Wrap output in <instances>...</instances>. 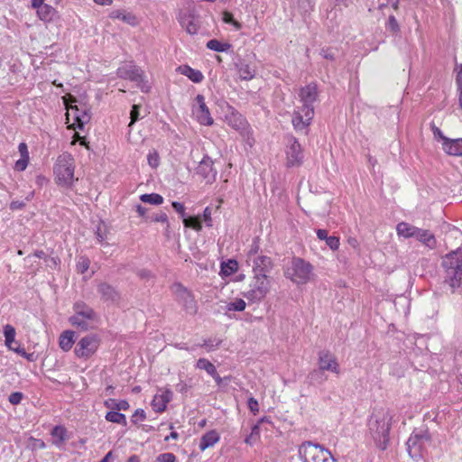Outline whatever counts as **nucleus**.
I'll return each mask as SVG.
<instances>
[{
	"mask_svg": "<svg viewBox=\"0 0 462 462\" xmlns=\"http://www.w3.org/2000/svg\"><path fill=\"white\" fill-rule=\"evenodd\" d=\"M300 107H297L292 116V125L295 130L302 131L308 128L314 116L313 104L318 97L316 84H309L300 90Z\"/></svg>",
	"mask_w": 462,
	"mask_h": 462,
	"instance_id": "1",
	"label": "nucleus"
},
{
	"mask_svg": "<svg viewBox=\"0 0 462 462\" xmlns=\"http://www.w3.org/2000/svg\"><path fill=\"white\" fill-rule=\"evenodd\" d=\"M394 413L386 408L375 409L368 421L369 434L381 449H385L386 442L393 421Z\"/></svg>",
	"mask_w": 462,
	"mask_h": 462,
	"instance_id": "2",
	"label": "nucleus"
},
{
	"mask_svg": "<svg viewBox=\"0 0 462 462\" xmlns=\"http://www.w3.org/2000/svg\"><path fill=\"white\" fill-rule=\"evenodd\" d=\"M55 182L61 187L69 188L78 180L75 178V161L69 153H62L53 168Z\"/></svg>",
	"mask_w": 462,
	"mask_h": 462,
	"instance_id": "3",
	"label": "nucleus"
},
{
	"mask_svg": "<svg viewBox=\"0 0 462 462\" xmlns=\"http://www.w3.org/2000/svg\"><path fill=\"white\" fill-rule=\"evenodd\" d=\"M311 263L302 258H293L284 270V276L297 285L310 282L314 276Z\"/></svg>",
	"mask_w": 462,
	"mask_h": 462,
	"instance_id": "4",
	"label": "nucleus"
},
{
	"mask_svg": "<svg viewBox=\"0 0 462 462\" xmlns=\"http://www.w3.org/2000/svg\"><path fill=\"white\" fill-rule=\"evenodd\" d=\"M272 280L265 273L254 274L248 284V289L242 294L250 303H260L269 294Z\"/></svg>",
	"mask_w": 462,
	"mask_h": 462,
	"instance_id": "5",
	"label": "nucleus"
},
{
	"mask_svg": "<svg viewBox=\"0 0 462 462\" xmlns=\"http://www.w3.org/2000/svg\"><path fill=\"white\" fill-rule=\"evenodd\" d=\"M63 101L67 109L66 119L69 127L82 129L91 118L88 107L86 105H74L76 99L72 96L64 97Z\"/></svg>",
	"mask_w": 462,
	"mask_h": 462,
	"instance_id": "6",
	"label": "nucleus"
},
{
	"mask_svg": "<svg viewBox=\"0 0 462 462\" xmlns=\"http://www.w3.org/2000/svg\"><path fill=\"white\" fill-rule=\"evenodd\" d=\"M74 314L69 318V323L78 328L87 330L97 325L96 314L84 302H76L73 306Z\"/></svg>",
	"mask_w": 462,
	"mask_h": 462,
	"instance_id": "7",
	"label": "nucleus"
},
{
	"mask_svg": "<svg viewBox=\"0 0 462 462\" xmlns=\"http://www.w3.org/2000/svg\"><path fill=\"white\" fill-rule=\"evenodd\" d=\"M303 462H336L330 451L319 444L305 442L299 448Z\"/></svg>",
	"mask_w": 462,
	"mask_h": 462,
	"instance_id": "8",
	"label": "nucleus"
},
{
	"mask_svg": "<svg viewBox=\"0 0 462 462\" xmlns=\"http://www.w3.org/2000/svg\"><path fill=\"white\" fill-rule=\"evenodd\" d=\"M117 76L121 79L135 82L138 88L144 93H148L151 90V84L147 80L143 71L133 61L123 63L117 69Z\"/></svg>",
	"mask_w": 462,
	"mask_h": 462,
	"instance_id": "9",
	"label": "nucleus"
},
{
	"mask_svg": "<svg viewBox=\"0 0 462 462\" xmlns=\"http://www.w3.org/2000/svg\"><path fill=\"white\" fill-rule=\"evenodd\" d=\"M225 122L237 131L245 139H246L250 146L253 145L254 140L252 136V130L246 119L233 106H228L226 114L225 115Z\"/></svg>",
	"mask_w": 462,
	"mask_h": 462,
	"instance_id": "10",
	"label": "nucleus"
},
{
	"mask_svg": "<svg viewBox=\"0 0 462 462\" xmlns=\"http://www.w3.org/2000/svg\"><path fill=\"white\" fill-rule=\"evenodd\" d=\"M191 116L202 126H211L214 125V118L206 103L205 97L198 94L191 104Z\"/></svg>",
	"mask_w": 462,
	"mask_h": 462,
	"instance_id": "11",
	"label": "nucleus"
},
{
	"mask_svg": "<svg viewBox=\"0 0 462 462\" xmlns=\"http://www.w3.org/2000/svg\"><path fill=\"white\" fill-rule=\"evenodd\" d=\"M434 140L438 142L442 150L451 156H462V138L450 139L446 137L437 126L432 127Z\"/></svg>",
	"mask_w": 462,
	"mask_h": 462,
	"instance_id": "12",
	"label": "nucleus"
},
{
	"mask_svg": "<svg viewBox=\"0 0 462 462\" xmlns=\"http://www.w3.org/2000/svg\"><path fill=\"white\" fill-rule=\"evenodd\" d=\"M99 345L100 339L97 336L88 335L77 343L74 353L79 358L88 359L97 351Z\"/></svg>",
	"mask_w": 462,
	"mask_h": 462,
	"instance_id": "13",
	"label": "nucleus"
},
{
	"mask_svg": "<svg viewBox=\"0 0 462 462\" xmlns=\"http://www.w3.org/2000/svg\"><path fill=\"white\" fill-rule=\"evenodd\" d=\"M286 165L288 167L300 166L303 162V152L300 144L296 138L290 136L287 138L286 147Z\"/></svg>",
	"mask_w": 462,
	"mask_h": 462,
	"instance_id": "14",
	"label": "nucleus"
},
{
	"mask_svg": "<svg viewBox=\"0 0 462 462\" xmlns=\"http://www.w3.org/2000/svg\"><path fill=\"white\" fill-rule=\"evenodd\" d=\"M429 441L430 439L427 433L413 432L407 441V449L411 457L413 459L421 457L425 446Z\"/></svg>",
	"mask_w": 462,
	"mask_h": 462,
	"instance_id": "15",
	"label": "nucleus"
},
{
	"mask_svg": "<svg viewBox=\"0 0 462 462\" xmlns=\"http://www.w3.org/2000/svg\"><path fill=\"white\" fill-rule=\"evenodd\" d=\"M319 368L320 371H329L336 374L340 373L336 356L328 351L319 353Z\"/></svg>",
	"mask_w": 462,
	"mask_h": 462,
	"instance_id": "16",
	"label": "nucleus"
},
{
	"mask_svg": "<svg viewBox=\"0 0 462 462\" xmlns=\"http://www.w3.org/2000/svg\"><path fill=\"white\" fill-rule=\"evenodd\" d=\"M172 395L173 393L170 389H159L151 403L152 410L158 413L163 412L171 401Z\"/></svg>",
	"mask_w": 462,
	"mask_h": 462,
	"instance_id": "17",
	"label": "nucleus"
},
{
	"mask_svg": "<svg viewBox=\"0 0 462 462\" xmlns=\"http://www.w3.org/2000/svg\"><path fill=\"white\" fill-rule=\"evenodd\" d=\"M15 329L13 326L7 324L4 327V336L6 347L21 356H25L26 353L24 349L20 346V344L17 341H15Z\"/></svg>",
	"mask_w": 462,
	"mask_h": 462,
	"instance_id": "18",
	"label": "nucleus"
},
{
	"mask_svg": "<svg viewBox=\"0 0 462 462\" xmlns=\"http://www.w3.org/2000/svg\"><path fill=\"white\" fill-rule=\"evenodd\" d=\"M109 18L112 20H120L131 26H136L139 24V19L137 16L125 9H115L109 13Z\"/></svg>",
	"mask_w": 462,
	"mask_h": 462,
	"instance_id": "19",
	"label": "nucleus"
},
{
	"mask_svg": "<svg viewBox=\"0 0 462 462\" xmlns=\"http://www.w3.org/2000/svg\"><path fill=\"white\" fill-rule=\"evenodd\" d=\"M18 152L20 158L14 162V170L16 171H23L26 170L30 162V153L25 143H19Z\"/></svg>",
	"mask_w": 462,
	"mask_h": 462,
	"instance_id": "20",
	"label": "nucleus"
},
{
	"mask_svg": "<svg viewBox=\"0 0 462 462\" xmlns=\"http://www.w3.org/2000/svg\"><path fill=\"white\" fill-rule=\"evenodd\" d=\"M179 22L182 28L189 34H196L199 25L197 18L189 14H183L179 16Z\"/></svg>",
	"mask_w": 462,
	"mask_h": 462,
	"instance_id": "21",
	"label": "nucleus"
},
{
	"mask_svg": "<svg viewBox=\"0 0 462 462\" xmlns=\"http://www.w3.org/2000/svg\"><path fill=\"white\" fill-rule=\"evenodd\" d=\"M220 440V434L216 430H212L207 431L202 435L199 441V449L201 451L206 450L208 448L214 447Z\"/></svg>",
	"mask_w": 462,
	"mask_h": 462,
	"instance_id": "22",
	"label": "nucleus"
},
{
	"mask_svg": "<svg viewBox=\"0 0 462 462\" xmlns=\"http://www.w3.org/2000/svg\"><path fill=\"white\" fill-rule=\"evenodd\" d=\"M237 74L242 80H251L254 78L256 69L255 67L244 60L236 64Z\"/></svg>",
	"mask_w": 462,
	"mask_h": 462,
	"instance_id": "23",
	"label": "nucleus"
},
{
	"mask_svg": "<svg viewBox=\"0 0 462 462\" xmlns=\"http://www.w3.org/2000/svg\"><path fill=\"white\" fill-rule=\"evenodd\" d=\"M176 71L187 77L194 83H200L204 79V76L200 70L195 69L189 65H180L176 69Z\"/></svg>",
	"mask_w": 462,
	"mask_h": 462,
	"instance_id": "24",
	"label": "nucleus"
},
{
	"mask_svg": "<svg viewBox=\"0 0 462 462\" xmlns=\"http://www.w3.org/2000/svg\"><path fill=\"white\" fill-rule=\"evenodd\" d=\"M272 269V260L271 258L259 255L254 258L253 264V272L254 274L257 273H268Z\"/></svg>",
	"mask_w": 462,
	"mask_h": 462,
	"instance_id": "25",
	"label": "nucleus"
},
{
	"mask_svg": "<svg viewBox=\"0 0 462 462\" xmlns=\"http://www.w3.org/2000/svg\"><path fill=\"white\" fill-rule=\"evenodd\" d=\"M415 238L420 243H422L425 246L429 247L430 249L435 248L437 245V241L434 235L430 231L426 229L419 228L416 233Z\"/></svg>",
	"mask_w": 462,
	"mask_h": 462,
	"instance_id": "26",
	"label": "nucleus"
},
{
	"mask_svg": "<svg viewBox=\"0 0 462 462\" xmlns=\"http://www.w3.org/2000/svg\"><path fill=\"white\" fill-rule=\"evenodd\" d=\"M37 15L44 23H50L54 20L57 11L49 5H43L36 8Z\"/></svg>",
	"mask_w": 462,
	"mask_h": 462,
	"instance_id": "27",
	"label": "nucleus"
},
{
	"mask_svg": "<svg viewBox=\"0 0 462 462\" xmlns=\"http://www.w3.org/2000/svg\"><path fill=\"white\" fill-rule=\"evenodd\" d=\"M75 333L72 330L63 331L59 338L60 347L65 351H69L75 343Z\"/></svg>",
	"mask_w": 462,
	"mask_h": 462,
	"instance_id": "28",
	"label": "nucleus"
},
{
	"mask_svg": "<svg viewBox=\"0 0 462 462\" xmlns=\"http://www.w3.org/2000/svg\"><path fill=\"white\" fill-rule=\"evenodd\" d=\"M418 229L419 227L406 222H401L396 226L397 235L403 238L415 237Z\"/></svg>",
	"mask_w": 462,
	"mask_h": 462,
	"instance_id": "29",
	"label": "nucleus"
},
{
	"mask_svg": "<svg viewBox=\"0 0 462 462\" xmlns=\"http://www.w3.org/2000/svg\"><path fill=\"white\" fill-rule=\"evenodd\" d=\"M51 437L53 439V444L60 448L67 438V430L62 426H56L51 430Z\"/></svg>",
	"mask_w": 462,
	"mask_h": 462,
	"instance_id": "30",
	"label": "nucleus"
},
{
	"mask_svg": "<svg viewBox=\"0 0 462 462\" xmlns=\"http://www.w3.org/2000/svg\"><path fill=\"white\" fill-rule=\"evenodd\" d=\"M104 405L110 409L111 411H127L130 408V405L125 400H116V399H107L105 401Z\"/></svg>",
	"mask_w": 462,
	"mask_h": 462,
	"instance_id": "31",
	"label": "nucleus"
},
{
	"mask_svg": "<svg viewBox=\"0 0 462 462\" xmlns=\"http://www.w3.org/2000/svg\"><path fill=\"white\" fill-rule=\"evenodd\" d=\"M238 270V263L236 260L230 259L223 262L220 266V275L223 277L230 276L236 273Z\"/></svg>",
	"mask_w": 462,
	"mask_h": 462,
	"instance_id": "32",
	"label": "nucleus"
},
{
	"mask_svg": "<svg viewBox=\"0 0 462 462\" xmlns=\"http://www.w3.org/2000/svg\"><path fill=\"white\" fill-rule=\"evenodd\" d=\"M232 45L227 42H220L212 39L207 42V48L217 52H226L231 49Z\"/></svg>",
	"mask_w": 462,
	"mask_h": 462,
	"instance_id": "33",
	"label": "nucleus"
},
{
	"mask_svg": "<svg viewBox=\"0 0 462 462\" xmlns=\"http://www.w3.org/2000/svg\"><path fill=\"white\" fill-rule=\"evenodd\" d=\"M246 308V302L245 300L241 298H236L232 301L228 302L225 306V311L231 312V311H237L241 312L244 311Z\"/></svg>",
	"mask_w": 462,
	"mask_h": 462,
	"instance_id": "34",
	"label": "nucleus"
},
{
	"mask_svg": "<svg viewBox=\"0 0 462 462\" xmlns=\"http://www.w3.org/2000/svg\"><path fill=\"white\" fill-rule=\"evenodd\" d=\"M105 419L109 422L116 423L122 426L127 425L125 415L118 412L117 411H110L106 412Z\"/></svg>",
	"mask_w": 462,
	"mask_h": 462,
	"instance_id": "35",
	"label": "nucleus"
},
{
	"mask_svg": "<svg viewBox=\"0 0 462 462\" xmlns=\"http://www.w3.org/2000/svg\"><path fill=\"white\" fill-rule=\"evenodd\" d=\"M267 420L265 418H263L257 424H255L252 430L251 433L245 439V442L249 445H254L260 439V423Z\"/></svg>",
	"mask_w": 462,
	"mask_h": 462,
	"instance_id": "36",
	"label": "nucleus"
},
{
	"mask_svg": "<svg viewBox=\"0 0 462 462\" xmlns=\"http://www.w3.org/2000/svg\"><path fill=\"white\" fill-rule=\"evenodd\" d=\"M140 200L151 205H161L163 203L162 196L157 193L143 194L140 196Z\"/></svg>",
	"mask_w": 462,
	"mask_h": 462,
	"instance_id": "37",
	"label": "nucleus"
},
{
	"mask_svg": "<svg viewBox=\"0 0 462 462\" xmlns=\"http://www.w3.org/2000/svg\"><path fill=\"white\" fill-rule=\"evenodd\" d=\"M99 292L105 297L106 300H116L117 293L113 287L106 283H102L98 287Z\"/></svg>",
	"mask_w": 462,
	"mask_h": 462,
	"instance_id": "38",
	"label": "nucleus"
},
{
	"mask_svg": "<svg viewBox=\"0 0 462 462\" xmlns=\"http://www.w3.org/2000/svg\"><path fill=\"white\" fill-rule=\"evenodd\" d=\"M196 367L200 370H205L209 375L215 374L217 370L215 365L206 358H199L197 361Z\"/></svg>",
	"mask_w": 462,
	"mask_h": 462,
	"instance_id": "39",
	"label": "nucleus"
},
{
	"mask_svg": "<svg viewBox=\"0 0 462 462\" xmlns=\"http://www.w3.org/2000/svg\"><path fill=\"white\" fill-rule=\"evenodd\" d=\"M183 224L186 227H190L198 232L202 229L199 217H184Z\"/></svg>",
	"mask_w": 462,
	"mask_h": 462,
	"instance_id": "40",
	"label": "nucleus"
},
{
	"mask_svg": "<svg viewBox=\"0 0 462 462\" xmlns=\"http://www.w3.org/2000/svg\"><path fill=\"white\" fill-rule=\"evenodd\" d=\"M147 162L148 164L153 169H156L159 166L160 156L157 151L152 150L149 152V153L147 154Z\"/></svg>",
	"mask_w": 462,
	"mask_h": 462,
	"instance_id": "41",
	"label": "nucleus"
},
{
	"mask_svg": "<svg viewBox=\"0 0 462 462\" xmlns=\"http://www.w3.org/2000/svg\"><path fill=\"white\" fill-rule=\"evenodd\" d=\"M90 261L88 257L80 256L77 262V271L85 273L89 268Z\"/></svg>",
	"mask_w": 462,
	"mask_h": 462,
	"instance_id": "42",
	"label": "nucleus"
},
{
	"mask_svg": "<svg viewBox=\"0 0 462 462\" xmlns=\"http://www.w3.org/2000/svg\"><path fill=\"white\" fill-rule=\"evenodd\" d=\"M223 22L226 23H231L232 25L235 26V28L236 30H239L241 29V24L240 23H238L237 21H236L233 17V14L229 12H224L223 13Z\"/></svg>",
	"mask_w": 462,
	"mask_h": 462,
	"instance_id": "43",
	"label": "nucleus"
},
{
	"mask_svg": "<svg viewBox=\"0 0 462 462\" xmlns=\"http://www.w3.org/2000/svg\"><path fill=\"white\" fill-rule=\"evenodd\" d=\"M326 244L331 250L336 251L338 249L340 245L339 238L334 236H328Z\"/></svg>",
	"mask_w": 462,
	"mask_h": 462,
	"instance_id": "44",
	"label": "nucleus"
},
{
	"mask_svg": "<svg viewBox=\"0 0 462 462\" xmlns=\"http://www.w3.org/2000/svg\"><path fill=\"white\" fill-rule=\"evenodd\" d=\"M176 457L172 453H162L156 457L155 462H175Z\"/></svg>",
	"mask_w": 462,
	"mask_h": 462,
	"instance_id": "45",
	"label": "nucleus"
},
{
	"mask_svg": "<svg viewBox=\"0 0 462 462\" xmlns=\"http://www.w3.org/2000/svg\"><path fill=\"white\" fill-rule=\"evenodd\" d=\"M146 418V413L143 409H137L134 412L132 416V421L133 423H137L138 421H143Z\"/></svg>",
	"mask_w": 462,
	"mask_h": 462,
	"instance_id": "46",
	"label": "nucleus"
},
{
	"mask_svg": "<svg viewBox=\"0 0 462 462\" xmlns=\"http://www.w3.org/2000/svg\"><path fill=\"white\" fill-rule=\"evenodd\" d=\"M139 105H134L130 113L131 122L129 127H131L137 120H139Z\"/></svg>",
	"mask_w": 462,
	"mask_h": 462,
	"instance_id": "47",
	"label": "nucleus"
},
{
	"mask_svg": "<svg viewBox=\"0 0 462 462\" xmlns=\"http://www.w3.org/2000/svg\"><path fill=\"white\" fill-rule=\"evenodd\" d=\"M457 88H458V92H459V95H458L459 106L462 108V66L460 67L459 71L457 73Z\"/></svg>",
	"mask_w": 462,
	"mask_h": 462,
	"instance_id": "48",
	"label": "nucleus"
},
{
	"mask_svg": "<svg viewBox=\"0 0 462 462\" xmlns=\"http://www.w3.org/2000/svg\"><path fill=\"white\" fill-rule=\"evenodd\" d=\"M247 405L249 410L254 413L256 414L259 411V403L256 399L254 397H250L247 402Z\"/></svg>",
	"mask_w": 462,
	"mask_h": 462,
	"instance_id": "49",
	"label": "nucleus"
},
{
	"mask_svg": "<svg viewBox=\"0 0 462 462\" xmlns=\"http://www.w3.org/2000/svg\"><path fill=\"white\" fill-rule=\"evenodd\" d=\"M23 400V393L19 392L13 393L9 395V402L14 404H19Z\"/></svg>",
	"mask_w": 462,
	"mask_h": 462,
	"instance_id": "50",
	"label": "nucleus"
},
{
	"mask_svg": "<svg viewBox=\"0 0 462 462\" xmlns=\"http://www.w3.org/2000/svg\"><path fill=\"white\" fill-rule=\"evenodd\" d=\"M202 219L208 226H212L211 209L209 208H206L204 209L203 215H202Z\"/></svg>",
	"mask_w": 462,
	"mask_h": 462,
	"instance_id": "51",
	"label": "nucleus"
},
{
	"mask_svg": "<svg viewBox=\"0 0 462 462\" xmlns=\"http://www.w3.org/2000/svg\"><path fill=\"white\" fill-rule=\"evenodd\" d=\"M172 208L184 218L185 217V207L183 204L173 201L171 203Z\"/></svg>",
	"mask_w": 462,
	"mask_h": 462,
	"instance_id": "52",
	"label": "nucleus"
},
{
	"mask_svg": "<svg viewBox=\"0 0 462 462\" xmlns=\"http://www.w3.org/2000/svg\"><path fill=\"white\" fill-rule=\"evenodd\" d=\"M211 376L214 378L215 382L217 383V385H221L223 383V382H228L230 381V377L229 376H226V377H220L219 374H217V370L215 371V374H211Z\"/></svg>",
	"mask_w": 462,
	"mask_h": 462,
	"instance_id": "53",
	"label": "nucleus"
},
{
	"mask_svg": "<svg viewBox=\"0 0 462 462\" xmlns=\"http://www.w3.org/2000/svg\"><path fill=\"white\" fill-rule=\"evenodd\" d=\"M154 222H162V223H167L168 222V217L165 213H160L153 217Z\"/></svg>",
	"mask_w": 462,
	"mask_h": 462,
	"instance_id": "54",
	"label": "nucleus"
},
{
	"mask_svg": "<svg viewBox=\"0 0 462 462\" xmlns=\"http://www.w3.org/2000/svg\"><path fill=\"white\" fill-rule=\"evenodd\" d=\"M24 202L23 201H19V200H15V201H12L11 204H10V208L12 210H17V209H21L24 207Z\"/></svg>",
	"mask_w": 462,
	"mask_h": 462,
	"instance_id": "55",
	"label": "nucleus"
},
{
	"mask_svg": "<svg viewBox=\"0 0 462 462\" xmlns=\"http://www.w3.org/2000/svg\"><path fill=\"white\" fill-rule=\"evenodd\" d=\"M316 233L319 239L327 241V238L328 237L327 230L318 229Z\"/></svg>",
	"mask_w": 462,
	"mask_h": 462,
	"instance_id": "56",
	"label": "nucleus"
},
{
	"mask_svg": "<svg viewBox=\"0 0 462 462\" xmlns=\"http://www.w3.org/2000/svg\"><path fill=\"white\" fill-rule=\"evenodd\" d=\"M97 5L106 6L111 5L113 4V0H93Z\"/></svg>",
	"mask_w": 462,
	"mask_h": 462,
	"instance_id": "57",
	"label": "nucleus"
},
{
	"mask_svg": "<svg viewBox=\"0 0 462 462\" xmlns=\"http://www.w3.org/2000/svg\"><path fill=\"white\" fill-rule=\"evenodd\" d=\"M146 208L144 207H143L142 205H137L136 206V212L138 213V215L140 217H144L145 214H146Z\"/></svg>",
	"mask_w": 462,
	"mask_h": 462,
	"instance_id": "58",
	"label": "nucleus"
},
{
	"mask_svg": "<svg viewBox=\"0 0 462 462\" xmlns=\"http://www.w3.org/2000/svg\"><path fill=\"white\" fill-rule=\"evenodd\" d=\"M45 0H31L32 7L36 9L37 7L45 5Z\"/></svg>",
	"mask_w": 462,
	"mask_h": 462,
	"instance_id": "59",
	"label": "nucleus"
},
{
	"mask_svg": "<svg viewBox=\"0 0 462 462\" xmlns=\"http://www.w3.org/2000/svg\"><path fill=\"white\" fill-rule=\"evenodd\" d=\"M179 434L176 431H171L170 435L164 438L165 441H169L170 439H178Z\"/></svg>",
	"mask_w": 462,
	"mask_h": 462,
	"instance_id": "60",
	"label": "nucleus"
},
{
	"mask_svg": "<svg viewBox=\"0 0 462 462\" xmlns=\"http://www.w3.org/2000/svg\"><path fill=\"white\" fill-rule=\"evenodd\" d=\"M347 243L350 246L354 247V248H356L358 246V242L356 238L354 237H349L347 239Z\"/></svg>",
	"mask_w": 462,
	"mask_h": 462,
	"instance_id": "61",
	"label": "nucleus"
},
{
	"mask_svg": "<svg viewBox=\"0 0 462 462\" xmlns=\"http://www.w3.org/2000/svg\"><path fill=\"white\" fill-rule=\"evenodd\" d=\"M113 457V453L112 451H109L104 457L103 459L100 461V462H110V460L112 459Z\"/></svg>",
	"mask_w": 462,
	"mask_h": 462,
	"instance_id": "62",
	"label": "nucleus"
},
{
	"mask_svg": "<svg viewBox=\"0 0 462 462\" xmlns=\"http://www.w3.org/2000/svg\"><path fill=\"white\" fill-rule=\"evenodd\" d=\"M139 274L142 278H147L151 276V273L148 271H141Z\"/></svg>",
	"mask_w": 462,
	"mask_h": 462,
	"instance_id": "63",
	"label": "nucleus"
},
{
	"mask_svg": "<svg viewBox=\"0 0 462 462\" xmlns=\"http://www.w3.org/2000/svg\"><path fill=\"white\" fill-rule=\"evenodd\" d=\"M126 462H139V458L137 456H132L128 458Z\"/></svg>",
	"mask_w": 462,
	"mask_h": 462,
	"instance_id": "64",
	"label": "nucleus"
}]
</instances>
